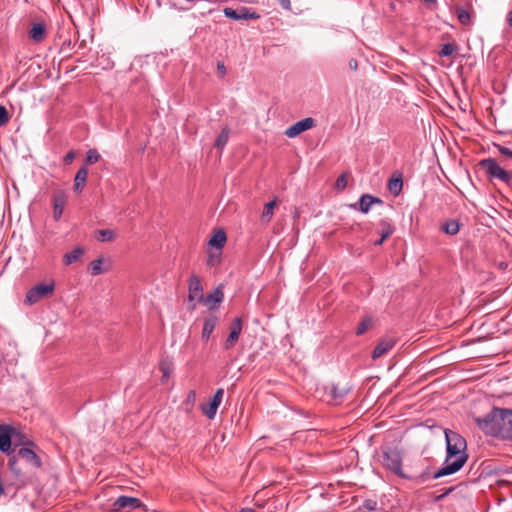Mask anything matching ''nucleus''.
I'll list each match as a JSON object with an SVG mask.
<instances>
[{"mask_svg": "<svg viewBox=\"0 0 512 512\" xmlns=\"http://www.w3.org/2000/svg\"><path fill=\"white\" fill-rule=\"evenodd\" d=\"M84 253V249L81 247H77L73 249L71 252H68L64 255L63 261L65 265H70L76 262Z\"/></svg>", "mask_w": 512, "mask_h": 512, "instance_id": "393cba45", "label": "nucleus"}, {"mask_svg": "<svg viewBox=\"0 0 512 512\" xmlns=\"http://www.w3.org/2000/svg\"><path fill=\"white\" fill-rule=\"evenodd\" d=\"M369 199L370 194H363L360 196L358 204H350L349 207L354 210H359L362 214H367L372 207Z\"/></svg>", "mask_w": 512, "mask_h": 512, "instance_id": "aec40b11", "label": "nucleus"}, {"mask_svg": "<svg viewBox=\"0 0 512 512\" xmlns=\"http://www.w3.org/2000/svg\"><path fill=\"white\" fill-rule=\"evenodd\" d=\"M396 344V340L393 338L382 339L373 349L371 357L372 359H378L385 353L390 351Z\"/></svg>", "mask_w": 512, "mask_h": 512, "instance_id": "4468645a", "label": "nucleus"}, {"mask_svg": "<svg viewBox=\"0 0 512 512\" xmlns=\"http://www.w3.org/2000/svg\"><path fill=\"white\" fill-rule=\"evenodd\" d=\"M192 310L196 309V303H194L191 307Z\"/></svg>", "mask_w": 512, "mask_h": 512, "instance_id": "5fc2aeb1", "label": "nucleus"}, {"mask_svg": "<svg viewBox=\"0 0 512 512\" xmlns=\"http://www.w3.org/2000/svg\"><path fill=\"white\" fill-rule=\"evenodd\" d=\"M230 129L229 127H223L217 136L214 147L217 149H223L229 140Z\"/></svg>", "mask_w": 512, "mask_h": 512, "instance_id": "b1692460", "label": "nucleus"}, {"mask_svg": "<svg viewBox=\"0 0 512 512\" xmlns=\"http://www.w3.org/2000/svg\"><path fill=\"white\" fill-rule=\"evenodd\" d=\"M54 291V282L44 283L41 282L31 289H29L26 293V302L29 304H35L41 298L47 297L51 295Z\"/></svg>", "mask_w": 512, "mask_h": 512, "instance_id": "423d86ee", "label": "nucleus"}, {"mask_svg": "<svg viewBox=\"0 0 512 512\" xmlns=\"http://www.w3.org/2000/svg\"><path fill=\"white\" fill-rule=\"evenodd\" d=\"M347 185V179L345 174H341L336 180V186L338 189H344Z\"/></svg>", "mask_w": 512, "mask_h": 512, "instance_id": "ea45409f", "label": "nucleus"}, {"mask_svg": "<svg viewBox=\"0 0 512 512\" xmlns=\"http://www.w3.org/2000/svg\"><path fill=\"white\" fill-rule=\"evenodd\" d=\"M88 170L86 166L81 167L74 178V191L82 192L87 181Z\"/></svg>", "mask_w": 512, "mask_h": 512, "instance_id": "a211bd4d", "label": "nucleus"}, {"mask_svg": "<svg viewBox=\"0 0 512 512\" xmlns=\"http://www.w3.org/2000/svg\"><path fill=\"white\" fill-rule=\"evenodd\" d=\"M457 18L459 22L463 25H467L470 22V14L467 10L460 8L457 11Z\"/></svg>", "mask_w": 512, "mask_h": 512, "instance_id": "c9c22d12", "label": "nucleus"}, {"mask_svg": "<svg viewBox=\"0 0 512 512\" xmlns=\"http://www.w3.org/2000/svg\"><path fill=\"white\" fill-rule=\"evenodd\" d=\"M387 188L392 195L398 196L403 188V179L401 174H398L397 177L390 178L388 181Z\"/></svg>", "mask_w": 512, "mask_h": 512, "instance_id": "4be33fe9", "label": "nucleus"}, {"mask_svg": "<svg viewBox=\"0 0 512 512\" xmlns=\"http://www.w3.org/2000/svg\"><path fill=\"white\" fill-rule=\"evenodd\" d=\"M315 125V119H313L312 117H306L288 127L285 131V135L289 138H295L302 132L313 128Z\"/></svg>", "mask_w": 512, "mask_h": 512, "instance_id": "0eeeda50", "label": "nucleus"}, {"mask_svg": "<svg viewBox=\"0 0 512 512\" xmlns=\"http://www.w3.org/2000/svg\"><path fill=\"white\" fill-rule=\"evenodd\" d=\"M384 241H385V240H382V237H381L379 240H377V241H375V242H374V245L379 246V245H381Z\"/></svg>", "mask_w": 512, "mask_h": 512, "instance_id": "3c124183", "label": "nucleus"}, {"mask_svg": "<svg viewBox=\"0 0 512 512\" xmlns=\"http://www.w3.org/2000/svg\"><path fill=\"white\" fill-rule=\"evenodd\" d=\"M9 121V114L7 109L0 105V127L5 125Z\"/></svg>", "mask_w": 512, "mask_h": 512, "instance_id": "4c0bfd02", "label": "nucleus"}, {"mask_svg": "<svg viewBox=\"0 0 512 512\" xmlns=\"http://www.w3.org/2000/svg\"><path fill=\"white\" fill-rule=\"evenodd\" d=\"M281 7L285 10H291V2L290 0H278Z\"/></svg>", "mask_w": 512, "mask_h": 512, "instance_id": "79ce46f5", "label": "nucleus"}, {"mask_svg": "<svg viewBox=\"0 0 512 512\" xmlns=\"http://www.w3.org/2000/svg\"><path fill=\"white\" fill-rule=\"evenodd\" d=\"M16 463H17V459H16L15 457H13V458H11V459L9 460V466H10V468H11L12 470H14V471H15V468H14V467H15Z\"/></svg>", "mask_w": 512, "mask_h": 512, "instance_id": "de8ad7c7", "label": "nucleus"}, {"mask_svg": "<svg viewBox=\"0 0 512 512\" xmlns=\"http://www.w3.org/2000/svg\"><path fill=\"white\" fill-rule=\"evenodd\" d=\"M349 390H350V388H348V387L339 388L337 385L333 384L331 386L330 393L334 399H342L344 396L347 395Z\"/></svg>", "mask_w": 512, "mask_h": 512, "instance_id": "c756f323", "label": "nucleus"}, {"mask_svg": "<svg viewBox=\"0 0 512 512\" xmlns=\"http://www.w3.org/2000/svg\"><path fill=\"white\" fill-rule=\"evenodd\" d=\"M371 324H372V318L370 316H365L361 320V322L359 323V325L356 329V332H355L356 335L360 336V335L364 334L369 329Z\"/></svg>", "mask_w": 512, "mask_h": 512, "instance_id": "c85d7f7f", "label": "nucleus"}, {"mask_svg": "<svg viewBox=\"0 0 512 512\" xmlns=\"http://www.w3.org/2000/svg\"><path fill=\"white\" fill-rule=\"evenodd\" d=\"M161 371L163 372V377L168 378L169 377V369L164 364H161L160 366Z\"/></svg>", "mask_w": 512, "mask_h": 512, "instance_id": "a18cd8bd", "label": "nucleus"}, {"mask_svg": "<svg viewBox=\"0 0 512 512\" xmlns=\"http://www.w3.org/2000/svg\"><path fill=\"white\" fill-rule=\"evenodd\" d=\"M441 230L447 235H456L460 230V223L458 220L449 219L441 225Z\"/></svg>", "mask_w": 512, "mask_h": 512, "instance_id": "5701e85b", "label": "nucleus"}, {"mask_svg": "<svg viewBox=\"0 0 512 512\" xmlns=\"http://www.w3.org/2000/svg\"><path fill=\"white\" fill-rule=\"evenodd\" d=\"M204 300L203 287L198 276L192 275L188 281V301L202 302Z\"/></svg>", "mask_w": 512, "mask_h": 512, "instance_id": "6e6552de", "label": "nucleus"}, {"mask_svg": "<svg viewBox=\"0 0 512 512\" xmlns=\"http://www.w3.org/2000/svg\"><path fill=\"white\" fill-rule=\"evenodd\" d=\"M239 512H257V511L252 508H242Z\"/></svg>", "mask_w": 512, "mask_h": 512, "instance_id": "8fccbe9b", "label": "nucleus"}, {"mask_svg": "<svg viewBox=\"0 0 512 512\" xmlns=\"http://www.w3.org/2000/svg\"><path fill=\"white\" fill-rule=\"evenodd\" d=\"M446 441V457L443 466L434 474L433 479L452 475L458 472L468 459L467 442L465 438L450 429L444 430Z\"/></svg>", "mask_w": 512, "mask_h": 512, "instance_id": "f257e3e1", "label": "nucleus"}, {"mask_svg": "<svg viewBox=\"0 0 512 512\" xmlns=\"http://www.w3.org/2000/svg\"><path fill=\"white\" fill-rule=\"evenodd\" d=\"M507 22L510 26H512V10L507 15Z\"/></svg>", "mask_w": 512, "mask_h": 512, "instance_id": "09e8293b", "label": "nucleus"}, {"mask_svg": "<svg viewBox=\"0 0 512 512\" xmlns=\"http://www.w3.org/2000/svg\"><path fill=\"white\" fill-rule=\"evenodd\" d=\"M402 461L403 455L398 449L392 447L383 449L381 460L383 467L403 479H408L409 476L403 471Z\"/></svg>", "mask_w": 512, "mask_h": 512, "instance_id": "39448f33", "label": "nucleus"}, {"mask_svg": "<svg viewBox=\"0 0 512 512\" xmlns=\"http://www.w3.org/2000/svg\"><path fill=\"white\" fill-rule=\"evenodd\" d=\"M224 299V293L220 287L215 288L202 301L209 310H214Z\"/></svg>", "mask_w": 512, "mask_h": 512, "instance_id": "2eb2a0df", "label": "nucleus"}, {"mask_svg": "<svg viewBox=\"0 0 512 512\" xmlns=\"http://www.w3.org/2000/svg\"><path fill=\"white\" fill-rule=\"evenodd\" d=\"M100 154L98 153V151L96 149H89L87 152H86V157H85V164L86 165H92L96 162L99 161L100 159Z\"/></svg>", "mask_w": 512, "mask_h": 512, "instance_id": "7c9ffc66", "label": "nucleus"}, {"mask_svg": "<svg viewBox=\"0 0 512 512\" xmlns=\"http://www.w3.org/2000/svg\"><path fill=\"white\" fill-rule=\"evenodd\" d=\"M493 145L502 156L512 159V150L511 149H509L508 147L503 146L501 144H497V143H494Z\"/></svg>", "mask_w": 512, "mask_h": 512, "instance_id": "e433bc0d", "label": "nucleus"}, {"mask_svg": "<svg viewBox=\"0 0 512 512\" xmlns=\"http://www.w3.org/2000/svg\"><path fill=\"white\" fill-rule=\"evenodd\" d=\"M98 235H99L98 240L101 242H109V241L114 240V238H115V233L111 229L98 230Z\"/></svg>", "mask_w": 512, "mask_h": 512, "instance_id": "2f4dec72", "label": "nucleus"}, {"mask_svg": "<svg viewBox=\"0 0 512 512\" xmlns=\"http://www.w3.org/2000/svg\"><path fill=\"white\" fill-rule=\"evenodd\" d=\"M452 490H453V488H449L448 491H446L444 494H442L439 498H443L445 495H447Z\"/></svg>", "mask_w": 512, "mask_h": 512, "instance_id": "603ef678", "label": "nucleus"}, {"mask_svg": "<svg viewBox=\"0 0 512 512\" xmlns=\"http://www.w3.org/2000/svg\"><path fill=\"white\" fill-rule=\"evenodd\" d=\"M357 66H358V64H357V61L355 59H351L349 61V67H350L351 70H356Z\"/></svg>", "mask_w": 512, "mask_h": 512, "instance_id": "49530a36", "label": "nucleus"}, {"mask_svg": "<svg viewBox=\"0 0 512 512\" xmlns=\"http://www.w3.org/2000/svg\"><path fill=\"white\" fill-rule=\"evenodd\" d=\"M456 50V46L452 43H446L442 45L439 55L441 57H448Z\"/></svg>", "mask_w": 512, "mask_h": 512, "instance_id": "f704fd0d", "label": "nucleus"}, {"mask_svg": "<svg viewBox=\"0 0 512 512\" xmlns=\"http://www.w3.org/2000/svg\"><path fill=\"white\" fill-rule=\"evenodd\" d=\"M46 34V26L42 22H36L32 24V27L29 31V37L35 41L40 42L44 39Z\"/></svg>", "mask_w": 512, "mask_h": 512, "instance_id": "f3484780", "label": "nucleus"}, {"mask_svg": "<svg viewBox=\"0 0 512 512\" xmlns=\"http://www.w3.org/2000/svg\"><path fill=\"white\" fill-rule=\"evenodd\" d=\"M17 456L25 460L32 467L39 468L42 465L39 456L30 448L22 447L17 451Z\"/></svg>", "mask_w": 512, "mask_h": 512, "instance_id": "f8f14e48", "label": "nucleus"}, {"mask_svg": "<svg viewBox=\"0 0 512 512\" xmlns=\"http://www.w3.org/2000/svg\"><path fill=\"white\" fill-rule=\"evenodd\" d=\"M224 15L227 18L233 20H248V19H258L259 15L255 11H251L246 7H241L238 10H235L230 7H226L223 10Z\"/></svg>", "mask_w": 512, "mask_h": 512, "instance_id": "9d476101", "label": "nucleus"}, {"mask_svg": "<svg viewBox=\"0 0 512 512\" xmlns=\"http://www.w3.org/2000/svg\"><path fill=\"white\" fill-rule=\"evenodd\" d=\"M380 226L382 227V230H381L382 240H386L395 231L394 226L391 224V222L388 219H382L380 221Z\"/></svg>", "mask_w": 512, "mask_h": 512, "instance_id": "bb28decb", "label": "nucleus"}, {"mask_svg": "<svg viewBox=\"0 0 512 512\" xmlns=\"http://www.w3.org/2000/svg\"><path fill=\"white\" fill-rule=\"evenodd\" d=\"M66 204V195L59 192L53 196V218L55 221L60 220Z\"/></svg>", "mask_w": 512, "mask_h": 512, "instance_id": "dca6fc26", "label": "nucleus"}, {"mask_svg": "<svg viewBox=\"0 0 512 512\" xmlns=\"http://www.w3.org/2000/svg\"><path fill=\"white\" fill-rule=\"evenodd\" d=\"M230 333L224 342V349L229 350L234 347L242 331V319L236 317L230 325Z\"/></svg>", "mask_w": 512, "mask_h": 512, "instance_id": "9b49d317", "label": "nucleus"}, {"mask_svg": "<svg viewBox=\"0 0 512 512\" xmlns=\"http://www.w3.org/2000/svg\"><path fill=\"white\" fill-rule=\"evenodd\" d=\"M475 422L486 435L512 441V409L494 407Z\"/></svg>", "mask_w": 512, "mask_h": 512, "instance_id": "f03ea898", "label": "nucleus"}, {"mask_svg": "<svg viewBox=\"0 0 512 512\" xmlns=\"http://www.w3.org/2000/svg\"><path fill=\"white\" fill-rule=\"evenodd\" d=\"M223 394L224 391L222 388L217 389L212 398L210 399L209 403L206 405H202L201 410L203 414L207 416L208 419L212 420L215 418L217 409L221 404Z\"/></svg>", "mask_w": 512, "mask_h": 512, "instance_id": "1a4fd4ad", "label": "nucleus"}, {"mask_svg": "<svg viewBox=\"0 0 512 512\" xmlns=\"http://www.w3.org/2000/svg\"><path fill=\"white\" fill-rule=\"evenodd\" d=\"M217 70L221 74V76H224L226 73V68L223 62L219 61L217 63Z\"/></svg>", "mask_w": 512, "mask_h": 512, "instance_id": "37998d69", "label": "nucleus"}, {"mask_svg": "<svg viewBox=\"0 0 512 512\" xmlns=\"http://www.w3.org/2000/svg\"><path fill=\"white\" fill-rule=\"evenodd\" d=\"M195 400H196L195 391L194 390L189 391L187 394L186 400H185V404L188 406H193L195 403Z\"/></svg>", "mask_w": 512, "mask_h": 512, "instance_id": "58836bf2", "label": "nucleus"}, {"mask_svg": "<svg viewBox=\"0 0 512 512\" xmlns=\"http://www.w3.org/2000/svg\"><path fill=\"white\" fill-rule=\"evenodd\" d=\"M75 158V154H74V151H69L65 156H64V162L66 164H70L73 162Z\"/></svg>", "mask_w": 512, "mask_h": 512, "instance_id": "a19ab883", "label": "nucleus"}, {"mask_svg": "<svg viewBox=\"0 0 512 512\" xmlns=\"http://www.w3.org/2000/svg\"><path fill=\"white\" fill-rule=\"evenodd\" d=\"M226 240V233L223 230H218L212 235L211 239L209 240V245L211 247H215L218 251H221Z\"/></svg>", "mask_w": 512, "mask_h": 512, "instance_id": "412c9836", "label": "nucleus"}, {"mask_svg": "<svg viewBox=\"0 0 512 512\" xmlns=\"http://www.w3.org/2000/svg\"><path fill=\"white\" fill-rule=\"evenodd\" d=\"M276 205V200H272L265 204L263 212H262V219L266 222H269L271 217L273 216V210Z\"/></svg>", "mask_w": 512, "mask_h": 512, "instance_id": "cd10ccee", "label": "nucleus"}, {"mask_svg": "<svg viewBox=\"0 0 512 512\" xmlns=\"http://www.w3.org/2000/svg\"><path fill=\"white\" fill-rule=\"evenodd\" d=\"M221 261V251H217L215 253H210L207 257L206 263L208 266L213 267L220 263Z\"/></svg>", "mask_w": 512, "mask_h": 512, "instance_id": "72a5a7b5", "label": "nucleus"}, {"mask_svg": "<svg viewBox=\"0 0 512 512\" xmlns=\"http://www.w3.org/2000/svg\"><path fill=\"white\" fill-rule=\"evenodd\" d=\"M22 434L15 428L9 425H0V451L7 455H11L15 452V448H12L14 443L15 447L18 446V442L25 446H33V442L26 440L22 442Z\"/></svg>", "mask_w": 512, "mask_h": 512, "instance_id": "20e7f679", "label": "nucleus"}, {"mask_svg": "<svg viewBox=\"0 0 512 512\" xmlns=\"http://www.w3.org/2000/svg\"><path fill=\"white\" fill-rule=\"evenodd\" d=\"M479 166L484 170L489 182L499 181L508 187H512V173L500 166L494 158L480 160Z\"/></svg>", "mask_w": 512, "mask_h": 512, "instance_id": "7ed1b4c3", "label": "nucleus"}, {"mask_svg": "<svg viewBox=\"0 0 512 512\" xmlns=\"http://www.w3.org/2000/svg\"><path fill=\"white\" fill-rule=\"evenodd\" d=\"M141 501L139 498L130 497V496H120L113 503V507L115 510H121L124 508H138L141 506Z\"/></svg>", "mask_w": 512, "mask_h": 512, "instance_id": "ddd939ff", "label": "nucleus"}, {"mask_svg": "<svg viewBox=\"0 0 512 512\" xmlns=\"http://www.w3.org/2000/svg\"><path fill=\"white\" fill-rule=\"evenodd\" d=\"M369 202L371 203V205H374V204H382V203H383V201H382V199H381V198L376 197V196H373V195H370Z\"/></svg>", "mask_w": 512, "mask_h": 512, "instance_id": "c03bdc74", "label": "nucleus"}, {"mask_svg": "<svg viewBox=\"0 0 512 512\" xmlns=\"http://www.w3.org/2000/svg\"><path fill=\"white\" fill-rule=\"evenodd\" d=\"M424 1L427 3H435L436 2V0H424Z\"/></svg>", "mask_w": 512, "mask_h": 512, "instance_id": "864d4df0", "label": "nucleus"}, {"mask_svg": "<svg viewBox=\"0 0 512 512\" xmlns=\"http://www.w3.org/2000/svg\"><path fill=\"white\" fill-rule=\"evenodd\" d=\"M359 511H362V512H371V511L384 512V509L382 507L378 506V502L375 499H366L363 501L362 505L359 507Z\"/></svg>", "mask_w": 512, "mask_h": 512, "instance_id": "a878e982", "label": "nucleus"}, {"mask_svg": "<svg viewBox=\"0 0 512 512\" xmlns=\"http://www.w3.org/2000/svg\"><path fill=\"white\" fill-rule=\"evenodd\" d=\"M102 258H98V259H95L93 260L91 263H90V273L91 275L93 276H96V275H100L101 273H103V269H102Z\"/></svg>", "mask_w": 512, "mask_h": 512, "instance_id": "473e14b6", "label": "nucleus"}, {"mask_svg": "<svg viewBox=\"0 0 512 512\" xmlns=\"http://www.w3.org/2000/svg\"><path fill=\"white\" fill-rule=\"evenodd\" d=\"M218 322V318L216 316H209L204 320L203 329H202V338L204 340H209L212 332L214 331Z\"/></svg>", "mask_w": 512, "mask_h": 512, "instance_id": "6ab92c4d", "label": "nucleus"}]
</instances>
